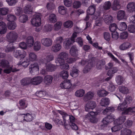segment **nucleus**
Returning <instances> with one entry per match:
<instances>
[{
  "mask_svg": "<svg viewBox=\"0 0 135 135\" xmlns=\"http://www.w3.org/2000/svg\"><path fill=\"white\" fill-rule=\"evenodd\" d=\"M42 15L40 13H36L33 18L31 20V22L32 25L35 26V31L38 32L42 29L40 26L41 23V18Z\"/></svg>",
  "mask_w": 135,
  "mask_h": 135,
  "instance_id": "obj_1",
  "label": "nucleus"
},
{
  "mask_svg": "<svg viewBox=\"0 0 135 135\" xmlns=\"http://www.w3.org/2000/svg\"><path fill=\"white\" fill-rule=\"evenodd\" d=\"M122 115L120 116L119 118L115 119L114 121V124H116L118 125H122V124L126 120V117L123 115L128 114H132V113L134 112L133 110H121Z\"/></svg>",
  "mask_w": 135,
  "mask_h": 135,
  "instance_id": "obj_2",
  "label": "nucleus"
},
{
  "mask_svg": "<svg viewBox=\"0 0 135 135\" xmlns=\"http://www.w3.org/2000/svg\"><path fill=\"white\" fill-rule=\"evenodd\" d=\"M58 112L61 115H62L63 116L66 117L68 116L69 118V120L68 122L70 123V125L72 124V129L76 130L78 129V127L77 125L75 124L74 122L75 121V118L74 117L70 115H68L67 114L64 112L62 110H57Z\"/></svg>",
  "mask_w": 135,
  "mask_h": 135,
  "instance_id": "obj_3",
  "label": "nucleus"
},
{
  "mask_svg": "<svg viewBox=\"0 0 135 135\" xmlns=\"http://www.w3.org/2000/svg\"><path fill=\"white\" fill-rule=\"evenodd\" d=\"M97 110V111H91L89 112L86 115V119L89 120L92 123H97L98 120L95 118V116L100 112V110Z\"/></svg>",
  "mask_w": 135,
  "mask_h": 135,
  "instance_id": "obj_4",
  "label": "nucleus"
},
{
  "mask_svg": "<svg viewBox=\"0 0 135 135\" xmlns=\"http://www.w3.org/2000/svg\"><path fill=\"white\" fill-rule=\"evenodd\" d=\"M115 118V117L114 115L110 114L107 115L102 121L103 124L101 125L102 128H103L106 126L108 123L113 121Z\"/></svg>",
  "mask_w": 135,
  "mask_h": 135,
  "instance_id": "obj_5",
  "label": "nucleus"
},
{
  "mask_svg": "<svg viewBox=\"0 0 135 135\" xmlns=\"http://www.w3.org/2000/svg\"><path fill=\"white\" fill-rule=\"evenodd\" d=\"M77 33L76 32L74 33L70 38L67 39L64 42V44L65 46V48L67 49H69V46L72 43L75 42V38L77 36Z\"/></svg>",
  "mask_w": 135,
  "mask_h": 135,
  "instance_id": "obj_6",
  "label": "nucleus"
},
{
  "mask_svg": "<svg viewBox=\"0 0 135 135\" xmlns=\"http://www.w3.org/2000/svg\"><path fill=\"white\" fill-rule=\"evenodd\" d=\"M18 37L17 33L13 31L8 33L6 35L7 41L11 43H13L15 42Z\"/></svg>",
  "mask_w": 135,
  "mask_h": 135,
  "instance_id": "obj_7",
  "label": "nucleus"
},
{
  "mask_svg": "<svg viewBox=\"0 0 135 135\" xmlns=\"http://www.w3.org/2000/svg\"><path fill=\"white\" fill-rule=\"evenodd\" d=\"M39 70V67L37 62L32 64L29 66V71L31 74H34L35 73Z\"/></svg>",
  "mask_w": 135,
  "mask_h": 135,
  "instance_id": "obj_8",
  "label": "nucleus"
},
{
  "mask_svg": "<svg viewBox=\"0 0 135 135\" xmlns=\"http://www.w3.org/2000/svg\"><path fill=\"white\" fill-rule=\"evenodd\" d=\"M42 44L44 46L49 47L52 44V40L50 38H44L41 40Z\"/></svg>",
  "mask_w": 135,
  "mask_h": 135,
  "instance_id": "obj_9",
  "label": "nucleus"
},
{
  "mask_svg": "<svg viewBox=\"0 0 135 135\" xmlns=\"http://www.w3.org/2000/svg\"><path fill=\"white\" fill-rule=\"evenodd\" d=\"M79 49L75 45H73L70 50L71 55L74 57H76L78 55Z\"/></svg>",
  "mask_w": 135,
  "mask_h": 135,
  "instance_id": "obj_10",
  "label": "nucleus"
},
{
  "mask_svg": "<svg viewBox=\"0 0 135 135\" xmlns=\"http://www.w3.org/2000/svg\"><path fill=\"white\" fill-rule=\"evenodd\" d=\"M70 80H64L60 85V87L62 88L68 89L70 88L71 86Z\"/></svg>",
  "mask_w": 135,
  "mask_h": 135,
  "instance_id": "obj_11",
  "label": "nucleus"
},
{
  "mask_svg": "<svg viewBox=\"0 0 135 135\" xmlns=\"http://www.w3.org/2000/svg\"><path fill=\"white\" fill-rule=\"evenodd\" d=\"M128 105L126 103L124 102L122 103L119 104L117 107L118 110H135V107H129L127 109Z\"/></svg>",
  "mask_w": 135,
  "mask_h": 135,
  "instance_id": "obj_12",
  "label": "nucleus"
},
{
  "mask_svg": "<svg viewBox=\"0 0 135 135\" xmlns=\"http://www.w3.org/2000/svg\"><path fill=\"white\" fill-rule=\"evenodd\" d=\"M96 106L95 102L93 101L88 102L85 106V110H93Z\"/></svg>",
  "mask_w": 135,
  "mask_h": 135,
  "instance_id": "obj_13",
  "label": "nucleus"
},
{
  "mask_svg": "<svg viewBox=\"0 0 135 135\" xmlns=\"http://www.w3.org/2000/svg\"><path fill=\"white\" fill-rule=\"evenodd\" d=\"M43 80L42 77L37 76L32 78V84L37 85L40 84Z\"/></svg>",
  "mask_w": 135,
  "mask_h": 135,
  "instance_id": "obj_14",
  "label": "nucleus"
},
{
  "mask_svg": "<svg viewBox=\"0 0 135 135\" xmlns=\"http://www.w3.org/2000/svg\"><path fill=\"white\" fill-rule=\"evenodd\" d=\"M94 96V93L93 92L89 91L85 94L83 98V100L85 102L92 99Z\"/></svg>",
  "mask_w": 135,
  "mask_h": 135,
  "instance_id": "obj_15",
  "label": "nucleus"
},
{
  "mask_svg": "<svg viewBox=\"0 0 135 135\" xmlns=\"http://www.w3.org/2000/svg\"><path fill=\"white\" fill-rule=\"evenodd\" d=\"M54 58V56L52 54L47 55L46 58H44L42 60V61L45 64H46L47 62H49L53 60Z\"/></svg>",
  "mask_w": 135,
  "mask_h": 135,
  "instance_id": "obj_16",
  "label": "nucleus"
},
{
  "mask_svg": "<svg viewBox=\"0 0 135 135\" xmlns=\"http://www.w3.org/2000/svg\"><path fill=\"white\" fill-rule=\"evenodd\" d=\"M4 68L6 69L4 70L3 71L4 73L7 74H9L11 72L13 73L19 70L15 68H13L12 66H11L9 65L8 67Z\"/></svg>",
  "mask_w": 135,
  "mask_h": 135,
  "instance_id": "obj_17",
  "label": "nucleus"
},
{
  "mask_svg": "<svg viewBox=\"0 0 135 135\" xmlns=\"http://www.w3.org/2000/svg\"><path fill=\"white\" fill-rule=\"evenodd\" d=\"M127 8L129 12H133L135 10V3L133 2L129 3L127 6Z\"/></svg>",
  "mask_w": 135,
  "mask_h": 135,
  "instance_id": "obj_18",
  "label": "nucleus"
},
{
  "mask_svg": "<svg viewBox=\"0 0 135 135\" xmlns=\"http://www.w3.org/2000/svg\"><path fill=\"white\" fill-rule=\"evenodd\" d=\"M26 42L28 46H32L34 42V38L31 36L28 37L26 39Z\"/></svg>",
  "mask_w": 135,
  "mask_h": 135,
  "instance_id": "obj_19",
  "label": "nucleus"
},
{
  "mask_svg": "<svg viewBox=\"0 0 135 135\" xmlns=\"http://www.w3.org/2000/svg\"><path fill=\"white\" fill-rule=\"evenodd\" d=\"M20 61L18 63L19 65H22L24 67H27L29 64V61L27 58H25L24 59L21 60L20 59Z\"/></svg>",
  "mask_w": 135,
  "mask_h": 135,
  "instance_id": "obj_20",
  "label": "nucleus"
},
{
  "mask_svg": "<svg viewBox=\"0 0 135 135\" xmlns=\"http://www.w3.org/2000/svg\"><path fill=\"white\" fill-rule=\"evenodd\" d=\"M61 48V45L55 43L51 47V50L53 52H56L59 51Z\"/></svg>",
  "mask_w": 135,
  "mask_h": 135,
  "instance_id": "obj_21",
  "label": "nucleus"
},
{
  "mask_svg": "<svg viewBox=\"0 0 135 135\" xmlns=\"http://www.w3.org/2000/svg\"><path fill=\"white\" fill-rule=\"evenodd\" d=\"M52 79V76L49 75H47L44 77V81L46 84L49 85L51 83Z\"/></svg>",
  "mask_w": 135,
  "mask_h": 135,
  "instance_id": "obj_22",
  "label": "nucleus"
},
{
  "mask_svg": "<svg viewBox=\"0 0 135 135\" xmlns=\"http://www.w3.org/2000/svg\"><path fill=\"white\" fill-rule=\"evenodd\" d=\"M110 103V100L107 98H102L100 102V105L103 106L105 107L108 105Z\"/></svg>",
  "mask_w": 135,
  "mask_h": 135,
  "instance_id": "obj_23",
  "label": "nucleus"
},
{
  "mask_svg": "<svg viewBox=\"0 0 135 135\" xmlns=\"http://www.w3.org/2000/svg\"><path fill=\"white\" fill-rule=\"evenodd\" d=\"M131 46V45L130 43L125 42L120 45L119 48L121 50H124L129 48Z\"/></svg>",
  "mask_w": 135,
  "mask_h": 135,
  "instance_id": "obj_24",
  "label": "nucleus"
},
{
  "mask_svg": "<svg viewBox=\"0 0 135 135\" xmlns=\"http://www.w3.org/2000/svg\"><path fill=\"white\" fill-rule=\"evenodd\" d=\"M95 9V5H91L88 8L87 11V12L89 15H91L94 13Z\"/></svg>",
  "mask_w": 135,
  "mask_h": 135,
  "instance_id": "obj_25",
  "label": "nucleus"
},
{
  "mask_svg": "<svg viewBox=\"0 0 135 135\" xmlns=\"http://www.w3.org/2000/svg\"><path fill=\"white\" fill-rule=\"evenodd\" d=\"M79 70L73 66L72 69L70 71V75L73 78H76L78 75Z\"/></svg>",
  "mask_w": 135,
  "mask_h": 135,
  "instance_id": "obj_26",
  "label": "nucleus"
},
{
  "mask_svg": "<svg viewBox=\"0 0 135 135\" xmlns=\"http://www.w3.org/2000/svg\"><path fill=\"white\" fill-rule=\"evenodd\" d=\"M104 20L106 24H109L113 21V17L110 15H107L104 16Z\"/></svg>",
  "mask_w": 135,
  "mask_h": 135,
  "instance_id": "obj_27",
  "label": "nucleus"
},
{
  "mask_svg": "<svg viewBox=\"0 0 135 135\" xmlns=\"http://www.w3.org/2000/svg\"><path fill=\"white\" fill-rule=\"evenodd\" d=\"M121 135H135V133L132 132L129 129H124L121 131Z\"/></svg>",
  "mask_w": 135,
  "mask_h": 135,
  "instance_id": "obj_28",
  "label": "nucleus"
},
{
  "mask_svg": "<svg viewBox=\"0 0 135 135\" xmlns=\"http://www.w3.org/2000/svg\"><path fill=\"white\" fill-rule=\"evenodd\" d=\"M32 78H26L23 79L21 80V82L22 85H25L30 83L32 84Z\"/></svg>",
  "mask_w": 135,
  "mask_h": 135,
  "instance_id": "obj_29",
  "label": "nucleus"
},
{
  "mask_svg": "<svg viewBox=\"0 0 135 135\" xmlns=\"http://www.w3.org/2000/svg\"><path fill=\"white\" fill-rule=\"evenodd\" d=\"M120 5L119 4L118 2L117 1H114L111 8L113 10L116 11L120 8Z\"/></svg>",
  "mask_w": 135,
  "mask_h": 135,
  "instance_id": "obj_30",
  "label": "nucleus"
},
{
  "mask_svg": "<svg viewBox=\"0 0 135 135\" xmlns=\"http://www.w3.org/2000/svg\"><path fill=\"white\" fill-rule=\"evenodd\" d=\"M56 67L52 64H49L46 66V70L47 71H55L56 68Z\"/></svg>",
  "mask_w": 135,
  "mask_h": 135,
  "instance_id": "obj_31",
  "label": "nucleus"
},
{
  "mask_svg": "<svg viewBox=\"0 0 135 135\" xmlns=\"http://www.w3.org/2000/svg\"><path fill=\"white\" fill-rule=\"evenodd\" d=\"M24 12L26 14H29L32 11V9L30 4L26 5L24 8Z\"/></svg>",
  "mask_w": 135,
  "mask_h": 135,
  "instance_id": "obj_32",
  "label": "nucleus"
},
{
  "mask_svg": "<svg viewBox=\"0 0 135 135\" xmlns=\"http://www.w3.org/2000/svg\"><path fill=\"white\" fill-rule=\"evenodd\" d=\"M105 64V61L103 60L98 61L97 63V67L98 69H101Z\"/></svg>",
  "mask_w": 135,
  "mask_h": 135,
  "instance_id": "obj_33",
  "label": "nucleus"
},
{
  "mask_svg": "<svg viewBox=\"0 0 135 135\" xmlns=\"http://www.w3.org/2000/svg\"><path fill=\"white\" fill-rule=\"evenodd\" d=\"M6 23L2 21L0 22V32L4 33L6 32Z\"/></svg>",
  "mask_w": 135,
  "mask_h": 135,
  "instance_id": "obj_34",
  "label": "nucleus"
},
{
  "mask_svg": "<svg viewBox=\"0 0 135 135\" xmlns=\"http://www.w3.org/2000/svg\"><path fill=\"white\" fill-rule=\"evenodd\" d=\"M85 93V91L81 89L77 90L75 92V96L78 97H81L83 96Z\"/></svg>",
  "mask_w": 135,
  "mask_h": 135,
  "instance_id": "obj_35",
  "label": "nucleus"
},
{
  "mask_svg": "<svg viewBox=\"0 0 135 135\" xmlns=\"http://www.w3.org/2000/svg\"><path fill=\"white\" fill-rule=\"evenodd\" d=\"M28 19V17L27 15H22L20 16L19 20L20 22L25 23L27 21Z\"/></svg>",
  "mask_w": 135,
  "mask_h": 135,
  "instance_id": "obj_36",
  "label": "nucleus"
},
{
  "mask_svg": "<svg viewBox=\"0 0 135 135\" xmlns=\"http://www.w3.org/2000/svg\"><path fill=\"white\" fill-rule=\"evenodd\" d=\"M11 43H9V44L7 45L6 48L5 49V51L6 52H11L14 50L15 49V47L13 45H12L11 46L10 45Z\"/></svg>",
  "mask_w": 135,
  "mask_h": 135,
  "instance_id": "obj_37",
  "label": "nucleus"
},
{
  "mask_svg": "<svg viewBox=\"0 0 135 135\" xmlns=\"http://www.w3.org/2000/svg\"><path fill=\"white\" fill-rule=\"evenodd\" d=\"M125 15V12L124 11L120 10L117 13V18L118 20L123 19Z\"/></svg>",
  "mask_w": 135,
  "mask_h": 135,
  "instance_id": "obj_38",
  "label": "nucleus"
},
{
  "mask_svg": "<svg viewBox=\"0 0 135 135\" xmlns=\"http://www.w3.org/2000/svg\"><path fill=\"white\" fill-rule=\"evenodd\" d=\"M119 89L120 92L125 94L128 93L129 91V90L127 88L124 86H119Z\"/></svg>",
  "mask_w": 135,
  "mask_h": 135,
  "instance_id": "obj_39",
  "label": "nucleus"
},
{
  "mask_svg": "<svg viewBox=\"0 0 135 135\" xmlns=\"http://www.w3.org/2000/svg\"><path fill=\"white\" fill-rule=\"evenodd\" d=\"M118 70V69L117 67H113L108 70L107 75L108 76H112L113 74L116 73Z\"/></svg>",
  "mask_w": 135,
  "mask_h": 135,
  "instance_id": "obj_40",
  "label": "nucleus"
},
{
  "mask_svg": "<svg viewBox=\"0 0 135 135\" xmlns=\"http://www.w3.org/2000/svg\"><path fill=\"white\" fill-rule=\"evenodd\" d=\"M58 56L65 60H66L68 58V54L66 52H63L60 53Z\"/></svg>",
  "mask_w": 135,
  "mask_h": 135,
  "instance_id": "obj_41",
  "label": "nucleus"
},
{
  "mask_svg": "<svg viewBox=\"0 0 135 135\" xmlns=\"http://www.w3.org/2000/svg\"><path fill=\"white\" fill-rule=\"evenodd\" d=\"M98 95L101 97L106 96L108 93L107 91L104 90H98L97 92Z\"/></svg>",
  "mask_w": 135,
  "mask_h": 135,
  "instance_id": "obj_42",
  "label": "nucleus"
},
{
  "mask_svg": "<svg viewBox=\"0 0 135 135\" xmlns=\"http://www.w3.org/2000/svg\"><path fill=\"white\" fill-rule=\"evenodd\" d=\"M7 26L8 28L11 30L15 29L17 26L16 23L14 21L9 22L8 23Z\"/></svg>",
  "mask_w": 135,
  "mask_h": 135,
  "instance_id": "obj_43",
  "label": "nucleus"
},
{
  "mask_svg": "<svg viewBox=\"0 0 135 135\" xmlns=\"http://www.w3.org/2000/svg\"><path fill=\"white\" fill-rule=\"evenodd\" d=\"M49 20L51 23H55L56 22L57 20L55 15L53 13L50 14L49 17Z\"/></svg>",
  "mask_w": 135,
  "mask_h": 135,
  "instance_id": "obj_44",
  "label": "nucleus"
},
{
  "mask_svg": "<svg viewBox=\"0 0 135 135\" xmlns=\"http://www.w3.org/2000/svg\"><path fill=\"white\" fill-rule=\"evenodd\" d=\"M92 68V65L91 63H89L86 65L83 70L84 73H88Z\"/></svg>",
  "mask_w": 135,
  "mask_h": 135,
  "instance_id": "obj_45",
  "label": "nucleus"
},
{
  "mask_svg": "<svg viewBox=\"0 0 135 135\" xmlns=\"http://www.w3.org/2000/svg\"><path fill=\"white\" fill-rule=\"evenodd\" d=\"M9 65L8 61L5 60H2L0 62V66L3 68L7 67Z\"/></svg>",
  "mask_w": 135,
  "mask_h": 135,
  "instance_id": "obj_46",
  "label": "nucleus"
},
{
  "mask_svg": "<svg viewBox=\"0 0 135 135\" xmlns=\"http://www.w3.org/2000/svg\"><path fill=\"white\" fill-rule=\"evenodd\" d=\"M68 73L65 70L61 71L60 73V76L64 79H66L68 77Z\"/></svg>",
  "mask_w": 135,
  "mask_h": 135,
  "instance_id": "obj_47",
  "label": "nucleus"
},
{
  "mask_svg": "<svg viewBox=\"0 0 135 135\" xmlns=\"http://www.w3.org/2000/svg\"><path fill=\"white\" fill-rule=\"evenodd\" d=\"M55 63L58 66H61L65 63L64 60L60 57H58L55 59Z\"/></svg>",
  "mask_w": 135,
  "mask_h": 135,
  "instance_id": "obj_48",
  "label": "nucleus"
},
{
  "mask_svg": "<svg viewBox=\"0 0 135 135\" xmlns=\"http://www.w3.org/2000/svg\"><path fill=\"white\" fill-rule=\"evenodd\" d=\"M41 48V44L40 42L38 41L35 42L33 46V49L36 51L39 50Z\"/></svg>",
  "mask_w": 135,
  "mask_h": 135,
  "instance_id": "obj_49",
  "label": "nucleus"
},
{
  "mask_svg": "<svg viewBox=\"0 0 135 135\" xmlns=\"http://www.w3.org/2000/svg\"><path fill=\"white\" fill-rule=\"evenodd\" d=\"M111 5V3L109 1H106L104 3L103 8L104 10H108L110 8Z\"/></svg>",
  "mask_w": 135,
  "mask_h": 135,
  "instance_id": "obj_50",
  "label": "nucleus"
},
{
  "mask_svg": "<svg viewBox=\"0 0 135 135\" xmlns=\"http://www.w3.org/2000/svg\"><path fill=\"white\" fill-rule=\"evenodd\" d=\"M6 19L9 22H12L14 21L16 19V17L14 15L9 14L7 15Z\"/></svg>",
  "mask_w": 135,
  "mask_h": 135,
  "instance_id": "obj_51",
  "label": "nucleus"
},
{
  "mask_svg": "<svg viewBox=\"0 0 135 135\" xmlns=\"http://www.w3.org/2000/svg\"><path fill=\"white\" fill-rule=\"evenodd\" d=\"M36 95L37 96L44 99L46 95V93L44 91H37L36 93Z\"/></svg>",
  "mask_w": 135,
  "mask_h": 135,
  "instance_id": "obj_52",
  "label": "nucleus"
},
{
  "mask_svg": "<svg viewBox=\"0 0 135 135\" xmlns=\"http://www.w3.org/2000/svg\"><path fill=\"white\" fill-rule=\"evenodd\" d=\"M114 124L115 126L111 128V130L112 132H115L120 130L122 128V125H118L116 124Z\"/></svg>",
  "mask_w": 135,
  "mask_h": 135,
  "instance_id": "obj_53",
  "label": "nucleus"
},
{
  "mask_svg": "<svg viewBox=\"0 0 135 135\" xmlns=\"http://www.w3.org/2000/svg\"><path fill=\"white\" fill-rule=\"evenodd\" d=\"M73 22L71 21L68 20L64 23V26L68 28H70L73 26Z\"/></svg>",
  "mask_w": 135,
  "mask_h": 135,
  "instance_id": "obj_54",
  "label": "nucleus"
},
{
  "mask_svg": "<svg viewBox=\"0 0 135 135\" xmlns=\"http://www.w3.org/2000/svg\"><path fill=\"white\" fill-rule=\"evenodd\" d=\"M23 120L27 122H30L33 119V117L31 114L29 113L26 114L25 116H24Z\"/></svg>",
  "mask_w": 135,
  "mask_h": 135,
  "instance_id": "obj_55",
  "label": "nucleus"
},
{
  "mask_svg": "<svg viewBox=\"0 0 135 135\" xmlns=\"http://www.w3.org/2000/svg\"><path fill=\"white\" fill-rule=\"evenodd\" d=\"M117 26L115 23H111L109 26V30L112 32H114L117 29Z\"/></svg>",
  "mask_w": 135,
  "mask_h": 135,
  "instance_id": "obj_56",
  "label": "nucleus"
},
{
  "mask_svg": "<svg viewBox=\"0 0 135 135\" xmlns=\"http://www.w3.org/2000/svg\"><path fill=\"white\" fill-rule=\"evenodd\" d=\"M59 12L61 15H64L66 12V8L64 6H61L58 8Z\"/></svg>",
  "mask_w": 135,
  "mask_h": 135,
  "instance_id": "obj_57",
  "label": "nucleus"
},
{
  "mask_svg": "<svg viewBox=\"0 0 135 135\" xmlns=\"http://www.w3.org/2000/svg\"><path fill=\"white\" fill-rule=\"evenodd\" d=\"M127 27V26L126 23L124 22L121 23L119 26V30L122 31L125 30Z\"/></svg>",
  "mask_w": 135,
  "mask_h": 135,
  "instance_id": "obj_58",
  "label": "nucleus"
},
{
  "mask_svg": "<svg viewBox=\"0 0 135 135\" xmlns=\"http://www.w3.org/2000/svg\"><path fill=\"white\" fill-rule=\"evenodd\" d=\"M29 60L31 61H35L37 58L36 55L33 52L29 54Z\"/></svg>",
  "mask_w": 135,
  "mask_h": 135,
  "instance_id": "obj_59",
  "label": "nucleus"
},
{
  "mask_svg": "<svg viewBox=\"0 0 135 135\" xmlns=\"http://www.w3.org/2000/svg\"><path fill=\"white\" fill-rule=\"evenodd\" d=\"M26 100L22 99L19 101V104L21 108L22 109H24L27 107V105L25 103Z\"/></svg>",
  "mask_w": 135,
  "mask_h": 135,
  "instance_id": "obj_60",
  "label": "nucleus"
},
{
  "mask_svg": "<svg viewBox=\"0 0 135 135\" xmlns=\"http://www.w3.org/2000/svg\"><path fill=\"white\" fill-rule=\"evenodd\" d=\"M116 81L118 85H120L123 82V78L120 75L117 76L116 77Z\"/></svg>",
  "mask_w": 135,
  "mask_h": 135,
  "instance_id": "obj_61",
  "label": "nucleus"
},
{
  "mask_svg": "<svg viewBox=\"0 0 135 135\" xmlns=\"http://www.w3.org/2000/svg\"><path fill=\"white\" fill-rule=\"evenodd\" d=\"M8 9L6 8H0V15H6L8 12Z\"/></svg>",
  "mask_w": 135,
  "mask_h": 135,
  "instance_id": "obj_62",
  "label": "nucleus"
},
{
  "mask_svg": "<svg viewBox=\"0 0 135 135\" xmlns=\"http://www.w3.org/2000/svg\"><path fill=\"white\" fill-rule=\"evenodd\" d=\"M103 36L104 39L108 41L110 40L111 35L109 33L107 32H105L103 33Z\"/></svg>",
  "mask_w": 135,
  "mask_h": 135,
  "instance_id": "obj_63",
  "label": "nucleus"
},
{
  "mask_svg": "<svg viewBox=\"0 0 135 135\" xmlns=\"http://www.w3.org/2000/svg\"><path fill=\"white\" fill-rule=\"evenodd\" d=\"M62 23L61 22H58L54 25V28L56 31H58L61 28Z\"/></svg>",
  "mask_w": 135,
  "mask_h": 135,
  "instance_id": "obj_64",
  "label": "nucleus"
}]
</instances>
